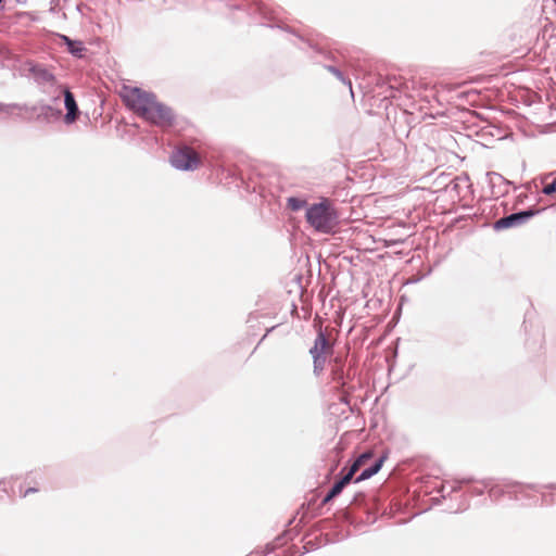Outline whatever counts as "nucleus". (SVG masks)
Returning <instances> with one entry per match:
<instances>
[{
	"instance_id": "obj_1",
	"label": "nucleus",
	"mask_w": 556,
	"mask_h": 556,
	"mask_svg": "<svg viewBox=\"0 0 556 556\" xmlns=\"http://www.w3.org/2000/svg\"><path fill=\"white\" fill-rule=\"evenodd\" d=\"M119 97L127 109L143 119L161 127L170 126V110L153 93L139 87L123 85Z\"/></svg>"
},
{
	"instance_id": "obj_2",
	"label": "nucleus",
	"mask_w": 556,
	"mask_h": 556,
	"mask_svg": "<svg viewBox=\"0 0 556 556\" xmlns=\"http://www.w3.org/2000/svg\"><path fill=\"white\" fill-rule=\"evenodd\" d=\"M305 217L307 223L321 233H331L339 224L337 210L327 199L307 207Z\"/></svg>"
},
{
	"instance_id": "obj_3",
	"label": "nucleus",
	"mask_w": 556,
	"mask_h": 556,
	"mask_svg": "<svg viewBox=\"0 0 556 556\" xmlns=\"http://www.w3.org/2000/svg\"><path fill=\"white\" fill-rule=\"evenodd\" d=\"M333 352V345L330 343L328 337L320 328L314 340L313 346L308 353L313 359V372L315 376H320L325 369L327 357Z\"/></svg>"
},
{
	"instance_id": "obj_4",
	"label": "nucleus",
	"mask_w": 556,
	"mask_h": 556,
	"mask_svg": "<svg viewBox=\"0 0 556 556\" xmlns=\"http://www.w3.org/2000/svg\"><path fill=\"white\" fill-rule=\"evenodd\" d=\"M202 164V157L190 146H176V169L182 172H194Z\"/></svg>"
},
{
	"instance_id": "obj_5",
	"label": "nucleus",
	"mask_w": 556,
	"mask_h": 556,
	"mask_svg": "<svg viewBox=\"0 0 556 556\" xmlns=\"http://www.w3.org/2000/svg\"><path fill=\"white\" fill-rule=\"evenodd\" d=\"M540 211L541 210L530 207V208H527L523 211L511 213L502 218H498L493 224V228L495 230L500 231V230L519 227L521 225H525L530 218L538 215L540 213Z\"/></svg>"
},
{
	"instance_id": "obj_6",
	"label": "nucleus",
	"mask_w": 556,
	"mask_h": 556,
	"mask_svg": "<svg viewBox=\"0 0 556 556\" xmlns=\"http://www.w3.org/2000/svg\"><path fill=\"white\" fill-rule=\"evenodd\" d=\"M522 486L527 488V491L523 493H519V496H521V500H518L519 502H522L527 505L536 504L538 500L535 496H533L531 493H539L542 495V501L546 504H553L556 502L555 494L549 493L546 494L544 490L551 489L556 490V484H525L521 483Z\"/></svg>"
},
{
	"instance_id": "obj_7",
	"label": "nucleus",
	"mask_w": 556,
	"mask_h": 556,
	"mask_svg": "<svg viewBox=\"0 0 556 556\" xmlns=\"http://www.w3.org/2000/svg\"><path fill=\"white\" fill-rule=\"evenodd\" d=\"M527 491L526 486H522L517 481H504L503 483L494 484L490 488L489 494L493 500L507 495L510 500H521L519 493Z\"/></svg>"
},
{
	"instance_id": "obj_8",
	"label": "nucleus",
	"mask_w": 556,
	"mask_h": 556,
	"mask_svg": "<svg viewBox=\"0 0 556 556\" xmlns=\"http://www.w3.org/2000/svg\"><path fill=\"white\" fill-rule=\"evenodd\" d=\"M486 177L493 195L502 197L508 192V186L510 185V181L505 179L501 174L489 172Z\"/></svg>"
},
{
	"instance_id": "obj_9",
	"label": "nucleus",
	"mask_w": 556,
	"mask_h": 556,
	"mask_svg": "<svg viewBox=\"0 0 556 556\" xmlns=\"http://www.w3.org/2000/svg\"><path fill=\"white\" fill-rule=\"evenodd\" d=\"M386 459V455H381L378 458H376L371 465L362 470V472L355 478L354 482L358 483L365 481L367 479H370L376 473H378Z\"/></svg>"
},
{
	"instance_id": "obj_10",
	"label": "nucleus",
	"mask_w": 556,
	"mask_h": 556,
	"mask_svg": "<svg viewBox=\"0 0 556 556\" xmlns=\"http://www.w3.org/2000/svg\"><path fill=\"white\" fill-rule=\"evenodd\" d=\"M28 71L38 84H53L55 80L54 76L41 65L29 64Z\"/></svg>"
},
{
	"instance_id": "obj_11",
	"label": "nucleus",
	"mask_w": 556,
	"mask_h": 556,
	"mask_svg": "<svg viewBox=\"0 0 556 556\" xmlns=\"http://www.w3.org/2000/svg\"><path fill=\"white\" fill-rule=\"evenodd\" d=\"M61 92L64 93V102L67 110V113L65 115V122L73 123L76 121L78 115V108L76 101L74 99L73 93L70 90L65 89L61 90Z\"/></svg>"
},
{
	"instance_id": "obj_12",
	"label": "nucleus",
	"mask_w": 556,
	"mask_h": 556,
	"mask_svg": "<svg viewBox=\"0 0 556 556\" xmlns=\"http://www.w3.org/2000/svg\"><path fill=\"white\" fill-rule=\"evenodd\" d=\"M325 68L327 71H329L332 75H334V77L340 80L342 84L346 85L351 91V93L353 94V90H352V83L349 78H346L344 76V74L334 65H325Z\"/></svg>"
},
{
	"instance_id": "obj_13",
	"label": "nucleus",
	"mask_w": 556,
	"mask_h": 556,
	"mask_svg": "<svg viewBox=\"0 0 556 556\" xmlns=\"http://www.w3.org/2000/svg\"><path fill=\"white\" fill-rule=\"evenodd\" d=\"M306 204H307L306 200L296 198V197H290L287 200L288 207L293 212H298V211L302 210L303 207L306 206Z\"/></svg>"
},
{
	"instance_id": "obj_14",
	"label": "nucleus",
	"mask_w": 556,
	"mask_h": 556,
	"mask_svg": "<svg viewBox=\"0 0 556 556\" xmlns=\"http://www.w3.org/2000/svg\"><path fill=\"white\" fill-rule=\"evenodd\" d=\"M362 466L363 465L359 463V460L355 459L349 468L344 467L345 470L343 472L353 479L354 475L359 470Z\"/></svg>"
},
{
	"instance_id": "obj_15",
	"label": "nucleus",
	"mask_w": 556,
	"mask_h": 556,
	"mask_svg": "<svg viewBox=\"0 0 556 556\" xmlns=\"http://www.w3.org/2000/svg\"><path fill=\"white\" fill-rule=\"evenodd\" d=\"M345 470V468H343L340 472V478L336 481L341 489L344 490V488L351 483V481L353 480L352 478H350L346 473H344L343 471Z\"/></svg>"
},
{
	"instance_id": "obj_16",
	"label": "nucleus",
	"mask_w": 556,
	"mask_h": 556,
	"mask_svg": "<svg viewBox=\"0 0 556 556\" xmlns=\"http://www.w3.org/2000/svg\"><path fill=\"white\" fill-rule=\"evenodd\" d=\"M542 191H543V193H544V194H546V195H551V194L555 193V192H556V179H555L553 182H551V184L546 185V186L543 188V190H542Z\"/></svg>"
},
{
	"instance_id": "obj_17",
	"label": "nucleus",
	"mask_w": 556,
	"mask_h": 556,
	"mask_svg": "<svg viewBox=\"0 0 556 556\" xmlns=\"http://www.w3.org/2000/svg\"><path fill=\"white\" fill-rule=\"evenodd\" d=\"M371 456H372L371 452H364L356 459L359 460V463L362 465H365L366 462L371 458Z\"/></svg>"
},
{
	"instance_id": "obj_18",
	"label": "nucleus",
	"mask_w": 556,
	"mask_h": 556,
	"mask_svg": "<svg viewBox=\"0 0 556 556\" xmlns=\"http://www.w3.org/2000/svg\"><path fill=\"white\" fill-rule=\"evenodd\" d=\"M329 491L337 497L342 493L343 489H341L340 485L337 482H334Z\"/></svg>"
},
{
	"instance_id": "obj_19",
	"label": "nucleus",
	"mask_w": 556,
	"mask_h": 556,
	"mask_svg": "<svg viewBox=\"0 0 556 556\" xmlns=\"http://www.w3.org/2000/svg\"><path fill=\"white\" fill-rule=\"evenodd\" d=\"M68 45H70L71 52L73 54H75V55H79L80 56V52H81L83 48H75L74 43L72 41H68Z\"/></svg>"
},
{
	"instance_id": "obj_20",
	"label": "nucleus",
	"mask_w": 556,
	"mask_h": 556,
	"mask_svg": "<svg viewBox=\"0 0 556 556\" xmlns=\"http://www.w3.org/2000/svg\"><path fill=\"white\" fill-rule=\"evenodd\" d=\"M336 496L333 494H331L330 491H328V493L325 495V497L323 498L321 501V504L323 505H326L328 504L329 502H331Z\"/></svg>"
},
{
	"instance_id": "obj_21",
	"label": "nucleus",
	"mask_w": 556,
	"mask_h": 556,
	"mask_svg": "<svg viewBox=\"0 0 556 556\" xmlns=\"http://www.w3.org/2000/svg\"><path fill=\"white\" fill-rule=\"evenodd\" d=\"M402 242H403L402 240H390L387 242V247H393V245L400 244Z\"/></svg>"
},
{
	"instance_id": "obj_22",
	"label": "nucleus",
	"mask_w": 556,
	"mask_h": 556,
	"mask_svg": "<svg viewBox=\"0 0 556 556\" xmlns=\"http://www.w3.org/2000/svg\"><path fill=\"white\" fill-rule=\"evenodd\" d=\"M38 490L37 489H33V488H29L28 490H26L23 494V496H27L30 492H37Z\"/></svg>"
},
{
	"instance_id": "obj_23",
	"label": "nucleus",
	"mask_w": 556,
	"mask_h": 556,
	"mask_svg": "<svg viewBox=\"0 0 556 556\" xmlns=\"http://www.w3.org/2000/svg\"><path fill=\"white\" fill-rule=\"evenodd\" d=\"M307 43H308V46H309L311 48H313L317 53H320V54H321V53H324L320 49L316 48V46L312 45V43H311V42H308V41H307Z\"/></svg>"
},
{
	"instance_id": "obj_24",
	"label": "nucleus",
	"mask_w": 556,
	"mask_h": 556,
	"mask_svg": "<svg viewBox=\"0 0 556 556\" xmlns=\"http://www.w3.org/2000/svg\"><path fill=\"white\" fill-rule=\"evenodd\" d=\"M175 127H176V132L179 131V130H182L184 127L180 126V123L178 122V119L176 118V124H175Z\"/></svg>"
}]
</instances>
